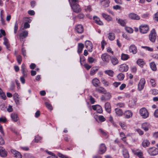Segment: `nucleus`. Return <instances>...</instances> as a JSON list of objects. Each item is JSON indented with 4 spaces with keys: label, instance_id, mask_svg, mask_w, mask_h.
Segmentation results:
<instances>
[{
    "label": "nucleus",
    "instance_id": "obj_19",
    "mask_svg": "<svg viewBox=\"0 0 158 158\" xmlns=\"http://www.w3.org/2000/svg\"><path fill=\"white\" fill-rule=\"evenodd\" d=\"M75 31L78 33H81L83 31V28L82 25H78L75 27Z\"/></svg>",
    "mask_w": 158,
    "mask_h": 158
},
{
    "label": "nucleus",
    "instance_id": "obj_14",
    "mask_svg": "<svg viewBox=\"0 0 158 158\" xmlns=\"http://www.w3.org/2000/svg\"><path fill=\"white\" fill-rule=\"evenodd\" d=\"M129 17L131 19L133 20H138L140 19V17L138 15L134 13H130L129 15Z\"/></svg>",
    "mask_w": 158,
    "mask_h": 158
},
{
    "label": "nucleus",
    "instance_id": "obj_26",
    "mask_svg": "<svg viewBox=\"0 0 158 158\" xmlns=\"http://www.w3.org/2000/svg\"><path fill=\"white\" fill-rule=\"evenodd\" d=\"M93 18L94 19L97 24L100 25H102L103 24L102 22L100 20V19L97 17L94 16Z\"/></svg>",
    "mask_w": 158,
    "mask_h": 158
},
{
    "label": "nucleus",
    "instance_id": "obj_59",
    "mask_svg": "<svg viewBox=\"0 0 158 158\" xmlns=\"http://www.w3.org/2000/svg\"><path fill=\"white\" fill-rule=\"evenodd\" d=\"M4 143V141L2 137L0 135V145H3Z\"/></svg>",
    "mask_w": 158,
    "mask_h": 158
},
{
    "label": "nucleus",
    "instance_id": "obj_25",
    "mask_svg": "<svg viewBox=\"0 0 158 158\" xmlns=\"http://www.w3.org/2000/svg\"><path fill=\"white\" fill-rule=\"evenodd\" d=\"M150 142L147 139H144L142 143V146L144 148H146L149 146Z\"/></svg>",
    "mask_w": 158,
    "mask_h": 158
},
{
    "label": "nucleus",
    "instance_id": "obj_24",
    "mask_svg": "<svg viewBox=\"0 0 158 158\" xmlns=\"http://www.w3.org/2000/svg\"><path fill=\"white\" fill-rule=\"evenodd\" d=\"M102 15L103 17L107 21H109L112 20V18L110 15L104 13H102Z\"/></svg>",
    "mask_w": 158,
    "mask_h": 158
},
{
    "label": "nucleus",
    "instance_id": "obj_28",
    "mask_svg": "<svg viewBox=\"0 0 158 158\" xmlns=\"http://www.w3.org/2000/svg\"><path fill=\"white\" fill-rule=\"evenodd\" d=\"M84 47V46L83 44L82 43L78 44L77 50V52L78 53H81L82 52Z\"/></svg>",
    "mask_w": 158,
    "mask_h": 158
},
{
    "label": "nucleus",
    "instance_id": "obj_36",
    "mask_svg": "<svg viewBox=\"0 0 158 158\" xmlns=\"http://www.w3.org/2000/svg\"><path fill=\"white\" fill-rule=\"evenodd\" d=\"M28 35V32L27 31H23L19 35L20 37L25 38Z\"/></svg>",
    "mask_w": 158,
    "mask_h": 158
},
{
    "label": "nucleus",
    "instance_id": "obj_51",
    "mask_svg": "<svg viewBox=\"0 0 158 158\" xmlns=\"http://www.w3.org/2000/svg\"><path fill=\"white\" fill-rule=\"evenodd\" d=\"M18 29V24L17 22L15 23V27H14V33L16 34L17 33V31Z\"/></svg>",
    "mask_w": 158,
    "mask_h": 158
},
{
    "label": "nucleus",
    "instance_id": "obj_17",
    "mask_svg": "<svg viewBox=\"0 0 158 158\" xmlns=\"http://www.w3.org/2000/svg\"><path fill=\"white\" fill-rule=\"evenodd\" d=\"M128 66L126 64L121 65L119 68V71L121 72H126L128 70Z\"/></svg>",
    "mask_w": 158,
    "mask_h": 158
},
{
    "label": "nucleus",
    "instance_id": "obj_27",
    "mask_svg": "<svg viewBox=\"0 0 158 158\" xmlns=\"http://www.w3.org/2000/svg\"><path fill=\"white\" fill-rule=\"evenodd\" d=\"M149 127V124L147 123H144L142 125V128L145 131H147L148 130Z\"/></svg>",
    "mask_w": 158,
    "mask_h": 158
},
{
    "label": "nucleus",
    "instance_id": "obj_23",
    "mask_svg": "<svg viewBox=\"0 0 158 158\" xmlns=\"http://www.w3.org/2000/svg\"><path fill=\"white\" fill-rule=\"evenodd\" d=\"M115 113L116 115L119 116H122L123 114V112L122 111V109L117 108L115 109Z\"/></svg>",
    "mask_w": 158,
    "mask_h": 158
},
{
    "label": "nucleus",
    "instance_id": "obj_35",
    "mask_svg": "<svg viewBox=\"0 0 158 158\" xmlns=\"http://www.w3.org/2000/svg\"><path fill=\"white\" fill-rule=\"evenodd\" d=\"M110 59H111V62L114 65H115L118 63V59L115 57H112L111 58H110Z\"/></svg>",
    "mask_w": 158,
    "mask_h": 158
},
{
    "label": "nucleus",
    "instance_id": "obj_55",
    "mask_svg": "<svg viewBox=\"0 0 158 158\" xmlns=\"http://www.w3.org/2000/svg\"><path fill=\"white\" fill-rule=\"evenodd\" d=\"M30 25L27 22H25L24 23V28L25 29L29 28L30 27Z\"/></svg>",
    "mask_w": 158,
    "mask_h": 158
},
{
    "label": "nucleus",
    "instance_id": "obj_63",
    "mask_svg": "<svg viewBox=\"0 0 158 158\" xmlns=\"http://www.w3.org/2000/svg\"><path fill=\"white\" fill-rule=\"evenodd\" d=\"M28 13L29 15H34L35 14V12L33 10H29L28 11Z\"/></svg>",
    "mask_w": 158,
    "mask_h": 158
},
{
    "label": "nucleus",
    "instance_id": "obj_37",
    "mask_svg": "<svg viewBox=\"0 0 158 158\" xmlns=\"http://www.w3.org/2000/svg\"><path fill=\"white\" fill-rule=\"evenodd\" d=\"M3 44L6 46L7 48L8 49L10 47V44L8 42V40L5 37L4 38Z\"/></svg>",
    "mask_w": 158,
    "mask_h": 158
},
{
    "label": "nucleus",
    "instance_id": "obj_7",
    "mask_svg": "<svg viewBox=\"0 0 158 158\" xmlns=\"http://www.w3.org/2000/svg\"><path fill=\"white\" fill-rule=\"evenodd\" d=\"M85 47L88 51L90 52L92 51L93 45L92 43L89 40H86L85 42Z\"/></svg>",
    "mask_w": 158,
    "mask_h": 158
},
{
    "label": "nucleus",
    "instance_id": "obj_56",
    "mask_svg": "<svg viewBox=\"0 0 158 158\" xmlns=\"http://www.w3.org/2000/svg\"><path fill=\"white\" fill-rule=\"evenodd\" d=\"M131 69L132 72L133 73H135L136 72L137 69L136 67L135 66H131Z\"/></svg>",
    "mask_w": 158,
    "mask_h": 158
},
{
    "label": "nucleus",
    "instance_id": "obj_43",
    "mask_svg": "<svg viewBox=\"0 0 158 158\" xmlns=\"http://www.w3.org/2000/svg\"><path fill=\"white\" fill-rule=\"evenodd\" d=\"M88 61L89 63L91 64L94 62H96L97 60L92 57H89L88 59Z\"/></svg>",
    "mask_w": 158,
    "mask_h": 158
},
{
    "label": "nucleus",
    "instance_id": "obj_57",
    "mask_svg": "<svg viewBox=\"0 0 158 158\" xmlns=\"http://www.w3.org/2000/svg\"><path fill=\"white\" fill-rule=\"evenodd\" d=\"M84 66L85 67V68L87 70L89 69L91 67V65H89L88 64H85L84 65Z\"/></svg>",
    "mask_w": 158,
    "mask_h": 158
},
{
    "label": "nucleus",
    "instance_id": "obj_40",
    "mask_svg": "<svg viewBox=\"0 0 158 158\" xmlns=\"http://www.w3.org/2000/svg\"><path fill=\"white\" fill-rule=\"evenodd\" d=\"M129 58V55L127 54L122 53L121 55V59L123 60H127Z\"/></svg>",
    "mask_w": 158,
    "mask_h": 158
},
{
    "label": "nucleus",
    "instance_id": "obj_8",
    "mask_svg": "<svg viewBox=\"0 0 158 158\" xmlns=\"http://www.w3.org/2000/svg\"><path fill=\"white\" fill-rule=\"evenodd\" d=\"M72 8L74 12L76 13H78L81 11V9L79 5L77 3H74L71 5Z\"/></svg>",
    "mask_w": 158,
    "mask_h": 158
},
{
    "label": "nucleus",
    "instance_id": "obj_16",
    "mask_svg": "<svg viewBox=\"0 0 158 158\" xmlns=\"http://www.w3.org/2000/svg\"><path fill=\"white\" fill-rule=\"evenodd\" d=\"M104 94V95H103L101 97L102 100H107L111 98V96L109 93H105Z\"/></svg>",
    "mask_w": 158,
    "mask_h": 158
},
{
    "label": "nucleus",
    "instance_id": "obj_62",
    "mask_svg": "<svg viewBox=\"0 0 158 158\" xmlns=\"http://www.w3.org/2000/svg\"><path fill=\"white\" fill-rule=\"evenodd\" d=\"M143 48H145V49L146 50L150 51H152L153 50V49L152 48H150L148 47L144 46V47H143Z\"/></svg>",
    "mask_w": 158,
    "mask_h": 158
},
{
    "label": "nucleus",
    "instance_id": "obj_44",
    "mask_svg": "<svg viewBox=\"0 0 158 158\" xmlns=\"http://www.w3.org/2000/svg\"><path fill=\"white\" fill-rule=\"evenodd\" d=\"M124 76L123 73H120L118 75L117 77L119 80L121 81L124 79Z\"/></svg>",
    "mask_w": 158,
    "mask_h": 158
},
{
    "label": "nucleus",
    "instance_id": "obj_20",
    "mask_svg": "<svg viewBox=\"0 0 158 158\" xmlns=\"http://www.w3.org/2000/svg\"><path fill=\"white\" fill-rule=\"evenodd\" d=\"M133 115V113L131 111L127 110L125 112L124 116L125 118H131Z\"/></svg>",
    "mask_w": 158,
    "mask_h": 158
},
{
    "label": "nucleus",
    "instance_id": "obj_50",
    "mask_svg": "<svg viewBox=\"0 0 158 158\" xmlns=\"http://www.w3.org/2000/svg\"><path fill=\"white\" fill-rule=\"evenodd\" d=\"M45 105L46 107L49 110H52V106L48 102H45Z\"/></svg>",
    "mask_w": 158,
    "mask_h": 158
},
{
    "label": "nucleus",
    "instance_id": "obj_29",
    "mask_svg": "<svg viewBox=\"0 0 158 158\" xmlns=\"http://www.w3.org/2000/svg\"><path fill=\"white\" fill-rule=\"evenodd\" d=\"M136 63L139 66L141 67H143L145 64V63L143 61V59H138L136 61Z\"/></svg>",
    "mask_w": 158,
    "mask_h": 158
},
{
    "label": "nucleus",
    "instance_id": "obj_54",
    "mask_svg": "<svg viewBox=\"0 0 158 158\" xmlns=\"http://www.w3.org/2000/svg\"><path fill=\"white\" fill-rule=\"evenodd\" d=\"M99 120L101 122H104L106 120L105 118L102 115H100L98 117Z\"/></svg>",
    "mask_w": 158,
    "mask_h": 158
},
{
    "label": "nucleus",
    "instance_id": "obj_3",
    "mask_svg": "<svg viewBox=\"0 0 158 158\" xmlns=\"http://www.w3.org/2000/svg\"><path fill=\"white\" fill-rule=\"evenodd\" d=\"M145 84V80L144 78H141L138 84V90L140 91L143 89Z\"/></svg>",
    "mask_w": 158,
    "mask_h": 158
},
{
    "label": "nucleus",
    "instance_id": "obj_30",
    "mask_svg": "<svg viewBox=\"0 0 158 158\" xmlns=\"http://www.w3.org/2000/svg\"><path fill=\"white\" fill-rule=\"evenodd\" d=\"M95 90L97 92L102 94H104L105 92H106L105 89L104 88L101 87L96 88Z\"/></svg>",
    "mask_w": 158,
    "mask_h": 158
},
{
    "label": "nucleus",
    "instance_id": "obj_5",
    "mask_svg": "<svg viewBox=\"0 0 158 158\" xmlns=\"http://www.w3.org/2000/svg\"><path fill=\"white\" fill-rule=\"evenodd\" d=\"M140 32L143 34L147 33L149 30V27L148 25H141L139 27Z\"/></svg>",
    "mask_w": 158,
    "mask_h": 158
},
{
    "label": "nucleus",
    "instance_id": "obj_46",
    "mask_svg": "<svg viewBox=\"0 0 158 158\" xmlns=\"http://www.w3.org/2000/svg\"><path fill=\"white\" fill-rule=\"evenodd\" d=\"M17 60L19 64H20L22 61V57L21 56L18 55L16 57Z\"/></svg>",
    "mask_w": 158,
    "mask_h": 158
},
{
    "label": "nucleus",
    "instance_id": "obj_39",
    "mask_svg": "<svg viewBox=\"0 0 158 158\" xmlns=\"http://www.w3.org/2000/svg\"><path fill=\"white\" fill-rule=\"evenodd\" d=\"M150 68L152 70L155 71L156 70V66L154 62H152L150 63Z\"/></svg>",
    "mask_w": 158,
    "mask_h": 158
},
{
    "label": "nucleus",
    "instance_id": "obj_52",
    "mask_svg": "<svg viewBox=\"0 0 158 158\" xmlns=\"http://www.w3.org/2000/svg\"><path fill=\"white\" fill-rule=\"evenodd\" d=\"M151 86L153 87H154L155 86L156 83L155 80L153 79H151L150 81Z\"/></svg>",
    "mask_w": 158,
    "mask_h": 158
},
{
    "label": "nucleus",
    "instance_id": "obj_21",
    "mask_svg": "<svg viewBox=\"0 0 158 158\" xmlns=\"http://www.w3.org/2000/svg\"><path fill=\"white\" fill-rule=\"evenodd\" d=\"M105 107L106 111L108 113H110L111 110V107L109 102H106L105 104Z\"/></svg>",
    "mask_w": 158,
    "mask_h": 158
},
{
    "label": "nucleus",
    "instance_id": "obj_38",
    "mask_svg": "<svg viewBox=\"0 0 158 158\" xmlns=\"http://www.w3.org/2000/svg\"><path fill=\"white\" fill-rule=\"evenodd\" d=\"M108 38L110 40H114L115 38V35L114 34L111 32L109 33L108 34Z\"/></svg>",
    "mask_w": 158,
    "mask_h": 158
},
{
    "label": "nucleus",
    "instance_id": "obj_49",
    "mask_svg": "<svg viewBox=\"0 0 158 158\" xmlns=\"http://www.w3.org/2000/svg\"><path fill=\"white\" fill-rule=\"evenodd\" d=\"M125 29L126 31L128 33H132L133 31V29L129 27H126Z\"/></svg>",
    "mask_w": 158,
    "mask_h": 158
},
{
    "label": "nucleus",
    "instance_id": "obj_61",
    "mask_svg": "<svg viewBox=\"0 0 158 158\" xmlns=\"http://www.w3.org/2000/svg\"><path fill=\"white\" fill-rule=\"evenodd\" d=\"M119 125L120 126L122 127V129H125L126 128V126L125 123H124L120 122L119 123Z\"/></svg>",
    "mask_w": 158,
    "mask_h": 158
},
{
    "label": "nucleus",
    "instance_id": "obj_10",
    "mask_svg": "<svg viewBox=\"0 0 158 158\" xmlns=\"http://www.w3.org/2000/svg\"><path fill=\"white\" fill-rule=\"evenodd\" d=\"M21 73L23 74V76L24 77H26L27 75V70L26 68V66L24 64H23L21 67Z\"/></svg>",
    "mask_w": 158,
    "mask_h": 158
},
{
    "label": "nucleus",
    "instance_id": "obj_1",
    "mask_svg": "<svg viewBox=\"0 0 158 158\" xmlns=\"http://www.w3.org/2000/svg\"><path fill=\"white\" fill-rule=\"evenodd\" d=\"M139 114L143 118H147L149 116V113L147 109L145 107L141 108L139 110Z\"/></svg>",
    "mask_w": 158,
    "mask_h": 158
},
{
    "label": "nucleus",
    "instance_id": "obj_12",
    "mask_svg": "<svg viewBox=\"0 0 158 158\" xmlns=\"http://www.w3.org/2000/svg\"><path fill=\"white\" fill-rule=\"evenodd\" d=\"M131 150L134 154L138 156L139 158H144L143 152L141 151H137L134 149H131Z\"/></svg>",
    "mask_w": 158,
    "mask_h": 158
},
{
    "label": "nucleus",
    "instance_id": "obj_42",
    "mask_svg": "<svg viewBox=\"0 0 158 158\" xmlns=\"http://www.w3.org/2000/svg\"><path fill=\"white\" fill-rule=\"evenodd\" d=\"M105 73L110 77H113L114 74V72L110 70H106L105 72Z\"/></svg>",
    "mask_w": 158,
    "mask_h": 158
},
{
    "label": "nucleus",
    "instance_id": "obj_60",
    "mask_svg": "<svg viewBox=\"0 0 158 158\" xmlns=\"http://www.w3.org/2000/svg\"><path fill=\"white\" fill-rule=\"evenodd\" d=\"M90 100L91 103L93 104L95 102L94 99L91 96H89Z\"/></svg>",
    "mask_w": 158,
    "mask_h": 158
},
{
    "label": "nucleus",
    "instance_id": "obj_64",
    "mask_svg": "<svg viewBox=\"0 0 158 158\" xmlns=\"http://www.w3.org/2000/svg\"><path fill=\"white\" fill-rule=\"evenodd\" d=\"M106 43L104 40H103L101 42V47L102 49H103L104 48V46L106 44Z\"/></svg>",
    "mask_w": 158,
    "mask_h": 158
},
{
    "label": "nucleus",
    "instance_id": "obj_41",
    "mask_svg": "<svg viewBox=\"0 0 158 158\" xmlns=\"http://www.w3.org/2000/svg\"><path fill=\"white\" fill-rule=\"evenodd\" d=\"M123 154L125 158H129V154L126 149H124V150Z\"/></svg>",
    "mask_w": 158,
    "mask_h": 158
},
{
    "label": "nucleus",
    "instance_id": "obj_13",
    "mask_svg": "<svg viewBox=\"0 0 158 158\" xmlns=\"http://www.w3.org/2000/svg\"><path fill=\"white\" fill-rule=\"evenodd\" d=\"M129 51L133 54H135L137 52L136 47L134 44H132L129 47Z\"/></svg>",
    "mask_w": 158,
    "mask_h": 158
},
{
    "label": "nucleus",
    "instance_id": "obj_32",
    "mask_svg": "<svg viewBox=\"0 0 158 158\" xmlns=\"http://www.w3.org/2000/svg\"><path fill=\"white\" fill-rule=\"evenodd\" d=\"M11 117L12 120L15 122H16L18 120L19 118L18 115L15 113H12L11 114Z\"/></svg>",
    "mask_w": 158,
    "mask_h": 158
},
{
    "label": "nucleus",
    "instance_id": "obj_33",
    "mask_svg": "<svg viewBox=\"0 0 158 158\" xmlns=\"http://www.w3.org/2000/svg\"><path fill=\"white\" fill-rule=\"evenodd\" d=\"M116 20L118 21V23L122 26H125L126 24V22L124 20L121 19H118L117 18L116 19Z\"/></svg>",
    "mask_w": 158,
    "mask_h": 158
},
{
    "label": "nucleus",
    "instance_id": "obj_45",
    "mask_svg": "<svg viewBox=\"0 0 158 158\" xmlns=\"http://www.w3.org/2000/svg\"><path fill=\"white\" fill-rule=\"evenodd\" d=\"M101 81L102 82V83L104 84V85L106 86H107L109 85V82L107 81H106L105 79H102L101 80Z\"/></svg>",
    "mask_w": 158,
    "mask_h": 158
},
{
    "label": "nucleus",
    "instance_id": "obj_34",
    "mask_svg": "<svg viewBox=\"0 0 158 158\" xmlns=\"http://www.w3.org/2000/svg\"><path fill=\"white\" fill-rule=\"evenodd\" d=\"M99 83V80L97 78H94L92 80V84L95 86H98Z\"/></svg>",
    "mask_w": 158,
    "mask_h": 158
},
{
    "label": "nucleus",
    "instance_id": "obj_58",
    "mask_svg": "<svg viewBox=\"0 0 158 158\" xmlns=\"http://www.w3.org/2000/svg\"><path fill=\"white\" fill-rule=\"evenodd\" d=\"M113 8L114 9L117 10L118 9L121 10V7L118 5H116L115 6H113Z\"/></svg>",
    "mask_w": 158,
    "mask_h": 158
},
{
    "label": "nucleus",
    "instance_id": "obj_48",
    "mask_svg": "<svg viewBox=\"0 0 158 158\" xmlns=\"http://www.w3.org/2000/svg\"><path fill=\"white\" fill-rule=\"evenodd\" d=\"M151 92L152 94L156 95L158 94V90L156 89H153L151 90Z\"/></svg>",
    "mask_w": 158,
    "mask_h": 158
},
{
    "label": "nucleus",
    "instance_id": "obj_47",
    "mask_svg": "<svg viewBox=\"0 0 158 158\" xmlns=\"http://www.w3.org/2000/svg\"><path fill=\"white\" fill-rule=\"evenodd\" d=\"M97 70L98 69H94V68L91 69L90 72V75L91 76L94 75Z\"/></svg>",
    "mask_w": 158,
    "mask_h": 158
},
{
    "label": "nucleus",
    "instance_id": "obj_15",
    "mask_svg": "<svg viewBox=\"0 0 158 158\" xmlns=\"http://www.w3.org/2000/svg\"><path fill=\"white\" fill-rule=\"evenodd\" d=\"M106 150V147L105 144H101L99 148V153L100 154H102L104 153Z\"/></svg>",
    "mask_w": 158,
    "mask_h": 158
},
{
    "label": "nucleus",
    "instance_id": "obj_4",
    "mask_svg": "<svg viewBox=\"0 0 158 158\" xmlns=\"http://www.w3.org/2000/svg\"><path fill=\"white\" fill-rule=\"evenodd\" d=\"M150 40L152 42H154L155 41L156 39V32L154 29H153L151 31L149 35Z\"/></svg>",
    "mask_w": 158,
    "mask_h": 158
},
{
    "label": "nucleus",
    "instance_id": "obj_2",
    "mask_svg": "<svg viewBox=\"0 0 158 158\" xmlns=\"http://www.w3.org/2000/svg\"><path fill=\"white\" fill-rule=\"evenodd\" d=\"M148 152L151 156H154L158 154V149L155 147L149 148Z\"/></svg>",
    "mask_w": 158,
    "mask_h": 158
},
{
    "label": "nucleus",
    "instance_id": "obj_22",
    "mask_svg": "<svg viewBox=\"0 0 158 158\" xmlns=\"http://www.w3.org/2000/svg\"><path fill=\"white\" fill-rule=\"evenodd\" d=\"M102 5L105 7H107L109 5L110 2L109 0H101Z\"/></svg>",
    "mask_w": 158,
    "mask_h": 158
},
{
    "label": "nucleus",
    "instance_id": "obj_53",
    "mask_svg": "<svg viewBox=\"0 0 158 158\" xmlns=\"http://www.w3.org/2000/svg\"><path fill=\"white\" fill-rule=\"evenodd\" d=\"M41 137L39 135H37L35 137V142L37 143H38L41 140Z\"/></svg>",
    "mask_w": 158,
    "mask_h": 158
},
{
    "label": "nucleus",
    "instance_id": "obj_6",
    "mask_svg": "<svg viewBox=\"0 0 158 158\" xmlns=\"http://www.w3.org/2000/svg\"><path fill=\"white\" fill-rule=\"evenodd\" d=\"M101 57L103 61L106 63H108L110 59V56L106 53L102 54Z\"/></svg>",
    "mask_w": 158,
    "mask_h": 158
},
{
    "label": "nucleus",
    "instance_id": "obj_9",
    "mask_svg": "<svg viewBox=\"0 0 158 158\" xmlns=\"http://www.w3.org/2000/svg\"><path fill=\"white\" fill-rule=\"evenodd\" d=\"M10 152L16 158H21L22 157V156L21 153L15 149H11Z\"/></svg>",
    "mask_w": 158,
    "mask_h": 158
},
{
    "label": "nucleus",
    "instance_id": "obj_31",
    "mask_svg": "<svg viewBox=\"0 0 158 158\" xmlns=\"http://www.w3.org/2000/svg\"><path fill=\"white\" fill-rule=\"evenodd\" d=\"M0 97L4 100H6V97L5 93L0 88Z\"/></svg>",
    "mask_w": 158,
    "mask_h": 158
},
{
    "label": "nucleus",
    "instance_id": "obj_18",
    "mask_svg": "<svg viewBox=\"0 0 158 158\" xmlns=\"http://www.w3.org/2000/svg\"><path fill=\"white\" fill-rule=\"evenodd\" d=\"M7 152L2 147H0V156L3 157H6L7 155Z\"/></svg>",
    "mask_w": 158,
    "mask_h": 158
},
{
    "label": "nucleus",
    "instance_id": "obj_11",
    "mask_svg": "<svg viewBox=\"0 0 158 158\" xmlns=\"http://www.w3.org/2000/svg\"><path fill=\"white\" fill-rule=\"evenodd\" d=\"M92 107L93 110H96L98 113H101L102 112L103 110L102 108L99 105H93Z\"/></svg>",
    "mask_w": 158,
    "mask_h": 158
}]
</instances>
